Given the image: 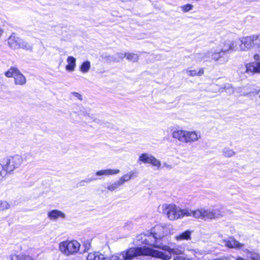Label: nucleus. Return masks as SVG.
Masks as SVG:
<instances>
[{
	"label": "nucleus",
	"mask_w": 260,
	"mask_h": 260,
	"mask_svg": "<svg viewBox=\"0 0 260 260\" xmlns=\"http://www.w3.org/2000/svg\"><path fill=\"white\" fill-rule=\"evenodd\" d=\"M150 235L146 236L140 235L137 237L138 240H142V242L146 245L153 246L158 249H150L144 247H133L125 251H122V255L124 260H131L134 258L140 256H151L161 260H169L172 254L175 253V250L169 246L163 245L161 242L164 235L155 232V228L151 230Z\"/></svg>",
	"instance_id": "f257e3e1"
},
{
	"label": "nucleus",
	"mask_w": 260,
	"mask_h": 260,
	"mask_svg": "<svg viewBox=\"0 0 260 260\" xmlns=\"http://www.w3.org/2000/svg\"><path fill=\"white\" fill-rule=\"evenodd\" d=\"M164 213L170 220L177 219L185 216L191 215L197 218H201L205 220L212 219L220 218L222 214V212L218 209L212 210L198 209L192 211L189 209H182L174 205H169L166 207L164 210Z\"/></svg>",
	"instance_id": "f03ea898"
},
{
	"label": "nucleus",
	"mask_w": 260,
	"mask_h": 260,
	"mask_svg": "<svg viewBox=\"0 0 260 260\" xmlns=\"http://www.w3.org/2000/svg\"><path fill=\"white\" fill-rule=\"evenodd\" d=\"M22 162V158L19 155L11 156L4 159L0 164L3 167L6 175L11 173L15 169L19 168Z\"/></svg>",
	"instance_id": "7ed1b4c3"
},
{
	"label": "nucleus",
	"mask_w": 260,
	"mask_h": 260,
	"mask_svg": "<svg viewBox=\"0 0 260 260\" xmlns=\"http://www.w3.org/2000/svg\"><path fill=\"white\" fill-rule=\"evenodd\" d=\"M80 247V243L76 240L63 241L59 244L60 250L67 255L78 252Z\"/></svg>",
	"instance_id": "20e7f679"
},
{
	"label": "nucleus",
	"mask_w": 260,
	"mask_h": 260,
	"mask_svg": "<svg viewBox=\"0 0 260 260\" xmlns=\"http://www.w3.org/2000/svg\"><path fill=\"white\" fill-rule=\"evenodd\" d=\"M7 77L14 78L15 85H23L26 83V79L25 76L15 67H12L5 73Z\"/></svg>",
	"instance_id": "39448f33"
},
{
	"label": "nucleus",
	"mask_w": 260,
	"mask_h": 260,
	"mask_svg": "<svg viewBox=\"0 0 260 260\" xmlns=\"http://www.w3.org/2000/svg\"><path fill=\"white\" fill-rule=\"evenodd\" d=\"M138 161H141L144 164H150L153 166L160 168L161 162L157 159L154 156L146 153H142L139 157Z\"/></svg>",
	"instance_id": "423d86ee"
},
{
	"label": "nucleus",
	"mask_w": 260,
	"mask_h": 260,
	"mask_svg": "<svg viewBox=\"0 0 260 260\" xmlns=\"http://www.w3.org/2000/svg\"><path fill=\"white\" fill-rule=\"evenodd\" d=\"M253 37L252 36L241 38L239 41L238 46L242 51H246L249 49H253Z\"/></svg>",
	"instance_id": "0eeeda50"
},
{
	"label": "nucleus",
	"mask_w": 260,
	"mask_h": 260,
	"mask_svg": "<svg viewBox=\"0 0 260 260\" xmlns=\"http://www.w3.org/2000/svg\"><path fill=\"white\" fill-rule=\"evenodd\" d=\"M205 55L207 57L211 58L216 61H219L220 63H223L226 62L228 60V56H225L224 53L220 50L215 51H208Z\"/></svg>",
	"instance_id": "6e6552de"
},
{
	"label": "nucleus",
	"mask_w": 260,
	"mask_h": 260,
	"mask_svg": "<svg viewBox=\"0 0 260 260\" xmlns=\"http://www.w3.org/2000/svg\"><path fill=\"white\" fill-rule=\"evenodd\" d=\"M239 44L237 41H227L225 42L220 51L224 53L225 56L229 57L228 54L230 52L236 51L238 49Z\"/></svg>",
	"instance_id": "1a4fd4ad"
},
{
	"label": "nucleus",
	"mask_w": 260,
	"mask_h": 260,
	"mask_svg": "<svg viewBox=\"0 0 260 260\" xmlns=\"http://www.w3.org/2000/svg\"><path fill=\"white\" fill-rule=\"evenodd\" d=\"M221 245H224L229 248L241 249L244 246V244L240 243L237 240L233 238L230 239H223L221 242Z\"/></svg>",
	"instance_id": "9d476101"
},
{
	"label": "nucleus",
	"mask_w": 260,
	"mask_h": 260,
	"mask_svg": "<svg viewBox=\"0 0 260 260\" xmlns=\"http://www.w3.org/2000/svg\"><path fill=\"white\" fill-rule=\"evenodd\" d=\"M15 34H12L9 38L8 43L10 47L12 49H16L20 48V43L21 41V39L19 37H16L14 36Z\"/></svg>",
	"instance_id": "9b49d317"
},
{
	"label": "nucleus",
	"mask_w": 260,
	"mask_h": 260,
	"mask_svg": "<svg viewBox=\"0 0 260 260\" xmlns=\"http://www.w3.org/2000/svg\"><path fill=\"white\" fill-rule=\"evenodd\" d=\"M48 217L51 220H57L58 218H65L66 214L60 210L56 209L52 210L48 212Z\"/></svg>",
	"instance_id": "f8f14e48"
},
{
	"label": "nucleus",
	"mask_w": 260,
	"mask_h": 260,
	"mask_svg": "<svg viewBox=\"0 0 260 260\" xmlns=\"http://www.w3.org/2000/svg\"><path fill=\"white\" fill-rule=\"evenodd\" d=\"M186 131L178 130L174 131L172 133V137L175 139H177L180 141L185 142L186 141Z\"/></svg>",
	"instance_id": "ddd939ff"
},
{
	"label": "nucleus",
	"mask_w": 260,
	"mask_h": 260,
	"mask_svg": "<svg viewBox=\"0 0 260 260\" xmlns=\"http://www.w3.org/2000/svg\"><path fill=\"white\" fill-rule=\"evenodd\" d=\"M120 172V170L118 169H106L96 171L95 175L96 176H102V175H112L114 174H117Z\"/></svg>",
	"instance_id": "4468645a"
},
{
	"label": "nucleus",
	"mask_w": 260,
	"mask_h": 260,
	"mask_svg": "<svg viewBox=\"0 0 260 260\" xmlns=\"http://www.w3.org/2000/svg\"><path fill=\"white\" fill-rule=\"evenodd\" d=\"M76 58L73 56H69L67 58L68 64L66 67V70L69 72H73L76 67Z\"/></svg>",
	"instance_id": "2eb2a0df"
},
{
	"label": "nucleus",
	"mask_w": 260,
	"mask_h": 260,
	"mask_svg": "<svg viewBox=\"0 0 260 260\" xmlns=\"http://www.w3.org/2000/svg\"><path fill=\"white\" fill-rule=\"evenodd\" d=\"M192 231L186 230L185 231L176 236L175 239L178 241L188 240L191 239V234Z\"/></svg>",
	"instance_id": "dca6fc26"
},
{
	"label": "nucleus",
	"mask_w": 260,
	"mask_h": 260,
	"mask_svg": "<svg viewBox=\"0 0 260 260\" xmlns=\"http://www.w3.org/2000/svg\"><path fill=\"white\" fill-rule=\"evenodd\" d=\"M186 141L185 143L192 142L197 141L200 137V136L198 137L197 134L195 132H187L186 131Z\"/></svg>",
	"instance_id": "f3484780"
},
{
	"label": "nucleus",
	"mask_w": 260,
	"mask_h": 260,
	"mask_svg": "<svg viewBox=\"0 0 260 260\" xmlns=\"http://www.w3.org/2000/svg\"><path fill=\"white\" fill-rule=\"evenodd\" d=\"M86 260H104V255L99 252L89 253L86 257Z\"/></svg>",
	"instance_id": "a211bd4d"
},
{
	"label": "nucleus",
	"mask_w": 260,
	"mask_h": 260,
	"mask_svg": "<svg viewBox=\"0 0 260 260\" xmlns=\"http://www.w3.org/2000/svg\"><path fill=\"white\" fill-rule=\"evenodd\" d=\"M245 252L250 260H260V255L258 253L252 252L248 249H246Z\"/></svg>",
	"instance_id": "6ab92c4d"
},
{
	"label": "nucleus",
	"mask_w": 260,
	"mask_h": 260,
	"mask_svg": "<svg viewBox=\"0 0 260 260\" xmlns=\"http://www.w3.org/2000/svg\"><path fill=\"white\" fill-rule=\"evenodd\" d=\"M20 48L31 51L33 47L31 44L21 39V41L20 43Z\"/></svg>",
	"instance_id": "aec40b11"
},
{
	"label": "nucleus",
	"mask_w": 260,
	"mask_h": 260,
	"mask_svg": "<svg viewBox=\"0 0 260 260\" xmlns=\"http://www.w3.org/2000/svg\"><path fill=\"white\" fill-rule=\"evenodd\" d=\"M90 68V62L89 61L86 60L84 61L80 67V71L83 73H87Z\"/></svg>",
	"instance_id": "412c9836"
},
{
	"label": "nucleus",
	"mask_w": 260,
	"mask_h": 260,
	"mask_svg": "<svg viewBox=\"0 0 260 260\" xmlns=\"http://www.w3.org/2000/svg\"><path fill=\"white\" fill-rule=\"evenodd\" d=\"M125 56L127 60L133 62H136L139 59V56L137 54L133 53H125Z\"/></svg>",
	"instance_id": "4be33fe9"
},
{
	"label": "nucleus",
	"mask_w": 260,
	"mask_h": 260,
	"mask_svg": "<svg viewBox=\"0 0 260 260\" xmlns=\"http://www.w3.org/2000/svg\"><path fill=\"white\" fill-rule=\"evenodd\" d=\"M219 91L220 92H223L225 91L231 94L234 92V90L230 84H225L224 85V86L221 87L219 89Z\"/></svg>",
	"instance_id": "5701e85b"
},
{
	"label": "nucleus",
	"mask_w": 260,
	"mask_h": 260,
	"mask_svg": "<svg viewBox=\"0 0 260 260\" xmlns=\"http://www.w3.org/2000/svg\"><path fill=\"white\" fill-rule=\"evenodd\" d=\"M204 72V69L203 68H201L198 71L196 70L188 71L187 72V74L190 76H202L203 75Z\"/></svg>",
	"instance_id": "b1692460"
},
{
	"label": "nucleus",
	"mask_w": 260,
	"mask_h": 260,
	"mask_svg": "<svg viewBox=\"0 0 260 260\" xmlns=\"http://www.w3.org/2000/svg\"><path fill=\"white\" fill-rule=\"evenodd\" d=\"M259 92H260V89H259L258 88H253V89H251L249 92L247 93L246 95L248 97H250L251 96H255V98H256L257 99V98L258 97V96L259 95Z\"/></svg>",
	"instance_id": "393cba45"
},
{
	"label": "nucleus",
	"mask_w": 260,
	"mask_h": 260,
	"mask_svg": "<svg viewBox=\"0 0 260 260\" xmlns=\"http://www.w3.org/2000/svg\"><path fill=\"white\" fill-rule=\"evenodd\" d=\"M133 175V173H131L130 174H125L122 176L119 180H118L120 184L123 185L125 182H127L129 181L132 178Z\"/></svg>",
	"instance_id": "a878e982"
},
{
	"label": "nucleus",
	"mask_w": 260,
	"mask_h": 260,
	"mask_svg": "<svg viewBox=\"0 0 260 260\" xmlns=\"http://www.w3.org/2000/svg\"><path fill=\"white\" fill-rule=\"evenodd\" d=\"M125 53L117 52L113 55L115 62H119L125 57Z\"/></svg>",
	"instance_id": "bb28decb"
},
{
	"label": "nucleus",
	"mask_w": 260,
	"mask_h": 260,
	"mask_svg": "<svg viewBox=\"0 0 260 260\" xmlns=\"http://www.w3.org/2000/svg\"><path fill=\"white\" fill-rule=\"evenodd\" d=\"M222 153L225 157H230L235 154V152L229 148H224L222 150Z\"/></svg>",
	"instance_id": "cd10ccee"
},
{
	"label": "nucleus",
	"mask_w": 260,
	"mask_h": 260,
	"mask_svg": "<svg viewBox=\"0 0 260 260\" xmlns=\"http://www.w3.org/2000/svg\"><path fill=\"white\" fill-rule=\"evenodd\" d=\"M120 186H121V184H120L119 181H117L112 184L108 185L107 186V189L109 191H113Z\"/></svg>",
	"instance_id": "c85d7f7f"
},
{
	"label": "nucleus",
	"mask_w": 260,
	"mask_h": 260,
	"mask_svg": "<svg viewBox=\"0 0 260 260\" xmlns=\"http://www.w3.org/2000/svg\"><path fill=\"white\" fill-rule=\"evenodd\" d=\"M253 39L254 48H258L260 47V34L258 35H252Z\"/></svg>",
	"instance_id": "c756f323"
},
{
	"label": "nucleus",
	"mask_w": 260,
	"mask_h": 260,
	"mask_svg": "<svg viewBox=\"0 0 260 260\" xmlns=\"http://www.w3.org/2000/svg\"><path fill=\"white\" fill-rule=\"evenodd\" d=\"M102 58L105 60L107 63H110L111 62H115L114 60L113 55H108L106 54H103L101 56Z\"/></svg>",
	"instance_id": "7c9ffc66"
},
{
	"label": "nucleus",
	"mask_w": 260,
	"mask_h": 260,
	"mask_svg": "<svg viewBox=\"0 0 260 260\" xmlns=\"http://www.w3.org/2000/svg\"><path fill=\"white\" fill-rule=\"evenodd\" d=\"M26 255L23 254H12L11 255V260H25Z\"/></svg>",
	"instance_id": "2f4dec72"
},
{
	"label": "nucleus",
	"mask_w": 260,
	"mask_h": 260,
	"mask_svg": "<svg viewBox=\"0 0 260 260\" xmlns=\"http://www.w3.org/2000/svg\"><path fill=\"white\" fill-rule=\"evenodd\" d=\"M254 68V62L250 63L246 66V71L256 73V72Z\"/></svg>",
	"instance_id": "473e14b6"
},
{
	"label": "nucleus",
	"mask_w": 260,
	"mask_h": 260,
	"mask_svg": "<svg viewBox=\"0 0 260 260\" xmlns=\"http://www.w3.org/2000/svg\"><path fill=\"white\" fill-rule=\"evenodd\" d=\"M9 208L10 205L6 201H0V210H4Z\"/></svg>",
	"instance_id": "72a5a7b5"
},
{
	"label": "nucleus",
	"mask_w": 260,
	"mask_h": 260,
	"mask_svg": "<svg viewBox=\"0 0 260 260\" xmlns=\"http://www.w3.org/2000/svg\"><path fill=\"white\" fill-rule=\"evenodd\" d=\"M182 10L184 12H187L193 9V6L191 4H187L182 7Z\"/></svg>",
	"instance_id": "f704fd0d"
},
{
	"label": "nucleus",
	"mask_w": 260,
	"mask_h": 260,
	"mask_svg": "<svg viewBox=\"0 0 260 260\" xmlns=\"http://www.w3.org/2000/svg\"><path fill=\"white\" fill-rule=\"evenodd\" d=\"M89 111H87L84 108H82L80 109L79 113L80 115H82L83 116H88L89 117H90L89 116Z\"/></svg>",
	"instance_id": "c9c22d12"
},
{
	"label": "nucleus",
	"mask_w": 260,
	"mask_h": 260,
	"mask_svg": "<svg viewBox=\"0 0 260 260\" xmlns=\"http://www.w3.org/2000/svg\"><path fill=\"white\" fill-rule=\"evenodd\" d=\"M133 227V223L132 221H128L125 223L124 228L127 230H131Z\"/></svg>",
	"instance_id": "e433bc0d"
},
{
	"label": "nucleus",
	"mask_w": 260,
	"mask_h": 260,
	"mask_svg": "<svg viewBox=\"0 0 260 260\" xmlns=\"http://www.w3.org/2000/svg\"><path fill=\"white\" fill-rule=\"evenodd\" d=\"M104 260H122L120 259V257L117 255H113L111 257H107L104 256Z\"/></svg>",
	"instance_id": "4c0bfd02"
},
{
	"label": "nucleus",
	"mask_w": 260,
	"mask_h": 260,
	"mask_svg": "<svg viewBox=\"0 0 260 260\" xmlns=\"http://www.w3.org/2000/svg\"><path fill=\"white\" fill-rule=\"evenodd\" d=\"M3 167L0 164V181L6 176V172L4 171Z\"/></svg>",
	"instance_id": "58836bf2"
},
{
	"label": "nucleus",
	"mask_w": 260,
	"mask_h": 260,
	"mask_svg": "<svg viewBox=\"0 0 260 260\" xmlns=\"http://www.w3.org/2000/svg\"><path fill=\"white\" fill-rule=\"evenodd\" d=\"M72 94L74 96L77 98L80 101H82V95L78 92H72Z\"/></svg>",
	"instance_id": "ea45409f"
},
{
	"label": "nucleus",
	"mask_w": 260,
	"mask_h": 260,
	"mask_svg": "<svg viewBox=\"0 0 260 260\" xmlns=\"http://www.w3.org/2000/svg\"><path fill=\"white\" fill-rule=\"evenodd\" d=\"M254 68L256 73H260V62H254Z\"/></svg>",
	"instance_id": "a19ab883"
},
{
	"label": "nucleus",
	"mask_w": 260,
	"mask_h": 260,
	"mask_svg": "<svg viewBox=\"0 0 260 260\" xmlns=\"http://www.w3.org/2000/svg\"><path fill=\"white\" fill-rule=\"evenodd\" d=\"M174 260H190L189 259L182 256H176L174 257Z\"/></svg>",
	"instance_id": "79ce46f5"
},
{
	"label": "nucleus",
	"mask_w": 260,
	"mask_h": 260,
	"mask_svg": "<svg viewBox=\"0 0 260 260\" xmlns=\"http://www.w3.org/2000/svg\"><path fill=\"white\" fill-rule=\"evenodd\" d=\"M84 183L85 182H84V181H83V180H82L80 182H79L78 183H77L76 187H79L84 186L85 185Z\"/></svg>",
	"instance_id": "37998d69"
},
{
	"label": "nucleus",
	"mask_w": 260,
	"mask_h": 260,
	"mask_svg": "<svg viewBox=\"0 0 260 260\" xmlns=\"http://www.w3.org/2000/svg\"><path fill=\"white\" fill-rule=\"evenodd\" d=\"M214 260H231V258L229 256H222L219 258H217Z\"/></svg>",
	"instance_id": "c03bdc74"
},
{
	"label": "nucleus",
	"mask_w": 260,
	"mask_h": 260,
	"mask_svg": "<svg viewBox=\"0 0 260 260\" xmlns=\"http://www.w3.org/2000/svg\"><path fill=\"white\" fill-rule=\"evenodd\" d=\"M96 180L95 178H86L83 180V181H84L85 183H89L93 180Z\"/></svg>",
	"instance_id": "a18cd8bd"
},
{
	"label": "nucleus",
	"mask_w": 260,
	"mask_h": 260,
	"mask_svg": "<svg viewBox=\"0 0 260 260\" xmlns=\"http://www.w3.org/2000/svg\"><path fill=\"white\" fill-rule=\"evenodd\" d=\"M85 249H88L89 247L90 246V244L88 241H87L86 243L84 244Z\"/></svg>",
	"instance_id": "49530a36"
},
{
	"label": "nucleus",
	"mask_w": 260,
	"mask_h": 260,
	"mask_svg": "<svg viewBox=\"0 0 260 260\" xmlns=\"http://www.w3.org/2000/svg\"><path fill=\"white\" fill-rule=\"evenodd\" d=\"M25 260H35L33 258L29 256H26Z\"/></svg>",
	"instance_id": "de8ad7c7"
},
{
	"label": "nucleus",
	"mask_w": 260,
	"mask_h": 260,
	"mask_svg": "<svg viewBox=\"0 0 260 260\" xmlns=\"http://www.w3.org/2000/svg\"><path fill=\"white\" fill-rule=\"evenodd\" d=\"M236 260H246V259L243 258V257H242L241 256H238L236 258Z\"/></svg>",
	"instance_id": "09e8293b"
},
{
	"label": "nucleus",
	"mask_w": 260,
	"mask_h": 260,
	"mask_svg": "<svg viewBox=\"0 0 260 260\" xmlns=\"http://www.w3.org/2000/svg\"><path fill=\"white\" fill-rule=\"evenodd\" d=\"M30 156H31L30 155V154H28H28H25V157L24 159H25V160H27V159L28 158V157H30Z\"/></svg>",
	"instance_id": "8fccbe9b"
},
{
	"label": "nucleus",
	"mask_w": 260,
	"mask_h": 260,
	"mask_svg": "<svg viewBox=\"0 0 260 260\" xmlns=\"http://www.w3.org/2000/svg\"><path fill=\"white\" fill-rule=\"evenodd\" d=\"M258 98V99L256 98V101L257 102H259V105L260 106V92H259V95Z\"/></svg>",
	"instance_id": "3c124183"
},
{
	"label": "nucleus",
	"mask_w": 260,
	"mask_h": 260,
	"mask_svg": "<svg viewBox=\"0 0 260 260\" xmlns=\"http://www.w3.org/2000/svg\"><path fill=\"white\" fill-rule=\"evenodd\" d=\"M259 57V55H254V58L255 60L257 59Z\"/></svg>",
	"instance_id": "603ef678"
}]
</instances>
